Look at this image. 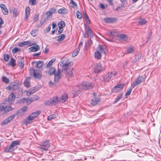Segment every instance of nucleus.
Returning <instances> with one entry per match:
<instances>
[{"instance_id": "obj_1", "label": "nucleus", "mask_w": 161, "mask_h": 161, "mask_svg": "<svg viewBox=\"0 0 161 161\" xmlns=\"http://www.w3.org/2000/svg\"><path fill=\"white\" fill-rule=\"evenodd\" d=\"M73 64L71 62H69L65 60L61 61L60 66L62 67V72L64 71L66 73L67 70L69 69L72 65Z\"/></svg>"}, {"instance_id": "obj_2", "label": "nucleus", "mask_w": 161, "mask_h": 161, "mask_svg": "<svg viewBox=\"0 0 161 161\" xmlns=\"http://www.w3.org/2000/svg\"><path fill=\"white\" fill-rule=\"evenodd\" d=\"M20 145V142L18 141H13L9 146H7L5 149L6 152H12L17 147V145Z\"/></svg>"}, {"instance_id": "obj_3", "label": "nucleus", "mask_w": 161, "mask_h": 161, "mask_svg": "<svg viewBox=\"0 0 161 161\" xmlns=\"http://www.w3.org/2000/svg\"><path fill=\"white\" fill-rule=\"evenodd\" d=\"M30 73L31 76H34L36 78H41L42 76V72L40 69L35 70L31 68L30 69Z\"/></svg>"}, {"instance_id": "obj_4", "label": "nucleus", "mask_w": 161, "mask_h": 161, "mask_svg": "<svg viewBox=\"0 0 161 161\" xmlns=\"http://www.w3.org/2000/svg\"><path fill=\"white\" fill-rule=\"evenodd\" d=\"M41 113V111L40 110H38L31 114L25 120V124H27L29 123L30 120H32L35 118L38 117Z\"/></svg>"}, {"instance_id": "obj_5", "label": "nucleus", "mask_w": 161, "mask_h": 161, "mask_svg": "<svg viewBox=\"0 0 161 161\" xmlns=\"http://www.w3.org/2000/svg\"><path fill=\"white\" fill-rule=\"evenodd\" d=\"M92 85L91 82H84L80 86L79 88L83 90L92 89Z\"/></svg>"}, {"instance_id": "obj_6", "label": "nucleus", "mask_w": 161, "mask_h": 161, "mask_svg": "<svg viewBox=\"0 0 161 161\" xmlns=\"http://www.w3.org/2000/svg\"><path fill=\"white\" fill-rule=\"evenodd\" d=\"M58 102V97H54L52 99L46 101L45 104L46 105L52 106L56 105Z\"/></svg>"}, {"instance_id": "obj_7", "label": "nucleus", "mask_w": 161, "mask_h": 161, "mask_svg": "<svg viewBox=\"0 0 161 161\" xmlns=\"http://www.w3.org/2000/svg\"><path fill=\"white\" fill-rule=\"evenodd\" d=\"M145 80V78L142 76H139L135 80L134 82L133 83V88L137 85L140 84L141 83L144 82Z\"/></svg>"}, {"instance_id": "obj_8", "label": "nucleus", "mask_w": 161, "mask_h": 161, "mask_svg": "<svg viewBox=\"0 0 161 161\" xmlns=\"http://www.w3.org/2000/svg\"><path fill=\"white\" fill-rule=\"evenodd\" d=\"M50 143L49 141L47 140L42 142L39 148L42 149L44 151H47L50 147Z\"/></svg>"}, {"instance_id": "obj_9", "label": "nucleus", "mask_w": 161, "mask_h": 161, "mask_svg": "<svg viewBox=\"0 0 161 161\" xmlns=\"http://www.w3.org/2000/svg\"><path fill=\"white\" fill-rule=\"evenodd\" d=\"M104 69V68L102 67L100 63H97L94 65V71L95 73H97L102 71Z\"/></svg>"}, {"instance_id": "obj_10", "label": "nucleus", "mask_w": 161, "mask_h": 161, "mask_svg": "<svg viewBox=\"0 0 161 161\" xmlns=\"http://www.w3.org/2000/svg\"><path fill=\"white\" fill-rule=\"evenodd\" d=\"M124 86V84H120L116 85L112 89V92L114 93L118 92L122 90Z\"/></svg>"}, {"instance_id": "obj_11", "label": "nucleus", "mask_w": 161, "mask_h": 161, "mask_svg": "<svg viewBox=\"0 0 161 161\" xmlns=\"http://www.w3.org/2000/svg\"><path fill=\"white\" fill-rule=\"evenodd\" d=\"M96 94L95 93H93V97L92 98L91 102V104L92 106H95L98 104V102H99L100 98L99 97H96Z\"/></svg>"}, {"instance_id": "obj_12", "label": "nucleus", "mask_w": 161, "mask_h": 161, "mask_svg": "<svg viewBox=\"0 0 161 161\" xmlns=\"http://www.w3.org/2000/svg\"><path fill=\"white\" fill-rule=\"evenodd\" d=\"M97 51H99V52H101L102 54H106L107 52L106 47L105 46L99 45L97 47Z\"/></svg>"}, {"instance_id": "obj_13", "label": "nucleus", "mask_w": 161, "mask_h": 161, "mask_svg": "<svg viewBox=\"0 0 161 161\" xmlns=\"http://www.w3.org/2000/svg\"><path fill=\"white\" fill-rule=\"evenodd\" d=\"M18 88V85L15 82H12L10 85L6 87V89H8L9 90H14Z\"/></svg>"}, {"instance_id": "obj_14", "label": "nucleus", "mask_w": 161, "mask_h": 161, "mask_svg": "<svg viewBox=\"0 0 161 161\" xmlns=\"http://www.w3.org/2000/svg\"><path fill=\"white\" fill-rule=\"evenodd\" d=\"M62 73L61 70L58 69V71L54 74V80L55 82H58L60 78L61 75L60 73Z\"/></svg>"}, {"instance_id": "obj_15", "label": "nucleus", "mask_w": 161, "mask_h": 161, "mask_svg": "<svg viewBox=\"0 0 161 161\" xmlns=\"http://www.w3.org/2000/svg\"><path fill=\"white\" fill-rule=\"evenodd\" d=\"M68 97V94L66 93H64L60 97L59 99H58V102L60 103H64L67 100Z\"/></svg>"}, {"instance_id": "obj_16", "label": "nucleus", "mask_w": 161, "mask_h": 161, "mask_svg": "<svg viewBox=\"0 0 161 161\" xmlns=\"http://www.w3.org/2000/svg\"><path fill=\"white\" fill-rule=\"evenodd\" d=\"M6 104L4 103L0 104V114L2 115L6 113L5 110Z\"/></svg>"}, {"instance_id": "obj_17", "label": "nucleus", "mask_w": 161, "mask_h": 161, "mask_svg": "<svg viewBox=\"0 0 161 161\" xmlns=\"http://www.w3.org/2000/svg\"><path fill=\"white\" fill-rule=\"evenodd\" d=\"M0 7L4 15H7L8 14V11L6 5L3 4H0Z\"/></svg>"}, {"instance_id": "obj_18", "label": "nucleus", "mask_w": 161, "mask_h": 161, "mask_svg": "<svg viewBox=\"0 0 161 161\" xmlns=\"http://www.w3.org/2000/svg\"><path fill=\"white\" fill-rule=\"evenodd\" d=\"M15 96L14 94L12 93H10L8 97V102L9 104H12L14 102Z\"/></svg>"}, {"instance_id": "obj_19", "label": "nucleus", "mask_w": 161, "mask_h": 161, "mask_svg": "<svg viewBox=\"0 0 161 161\" xmlns=\"http://www.w3.org/2000/svg\"><path fill=\"white\" fill-rule=\"evenodd\" d=\"M39 99L38 97L35 96L33 97H30L29 98L26 99V103L27 105L30 104L32 102L34 101Z\"/></svg>"}, {"instance_id": "obj_20", "label": "nucleus", "mask_w": 161, "mask_h": 161, "mask_svg": "<svg viewBox=\"0 0 161 161\" xmlns=\"http://www.w3.org/2000/svg\"><path fill=\"white\" fill-rule=\"evenodd\" d=\"M33 45V44L31 42L26 41L19 43V46L20 47H24L25 45H28L29 46H31Z\"/></svg>"}, {"instance_id": "obj_21", "label": "nucleus", "mask_w": 161, "mask_h": 161, "mask_svg": "<svg viewBox=\"0 0 161 161\" xmlns=\"http://www.w3.org/2000/svg\"><path fill=\"white\" fill-rule=\"evenodd\" d=\"M104 20L106 23H112L116 20V19L115 18H104Z\"/></svg>"}, {"instance_id": "obj_22", "label": "nucleus", "mask_w": 161, "mask_h": 161, "mask_svg": "<svg viewBox=\"0 0 161 161\" xmlns=\"http://www.w3.org/2000/svg\"><path fill=\"white\" fill-rule=\"evenodd\" d=\"M30 52H36L40 49V47L39 45H36L35 46L30 47L29 49Z\"/></svg>"}, {"instance_id": "obj_23", "label": "nucleus", "mask_w": 161, "mask_h": 161, "mask_svg": "<svg viewBox=\"0 0 161 161\" xmlns=\"http://www.w3.org/2000/svg\"><path fill=\"white\" fill-rule=\"evenodd\" d=\"M30 77H27L24 82V86L27 87H29L30 86Z\"/></svg>"}, {"instance_id": "obj_24", "label": "nucleus", "mask_w": 161, "mask_h": 161, "mask_svg": "<svg viewBox=\"0 0 161 161\" xmlns=\"http://www.w3.org/2000/svg\"><path fill=\"white\" fill-rule=\"evenodd\" d=\"M58 13L59 14H66L68 12L67 9L64 8L58 9Z\"/></svg>"}, {"instance_id": "obj_25", "label": "nucleus", "mask_w": 161, "mask_h": 161, "mask_svg": "<svg viewBox=\"0 0 161 161\" xmlns=\"http://www.w3.org/2000/svg\"><path fill=\"white\" fill-rule=\"evenodd\" d=\"M56 69L54 67H51L49 69V70L48 71V74L50 75L54 74L55 72Z\"/></svg>"}, {"instance_id": "obj_26", "label": "nucleus", "mask_w": 161, "mask_h": 161, "mask_svg": "<svg viewBox=\"0 0 161 161\" xmlns=\"http://www.w3.org/2000/svg\"><path fill=\"white\" fill-rule=\"evenodd\" d=\"M65 38V36L64 34H61L57 37L56 40L58 41H61L63 40Z\"/></svg>"}, {"instance_id": "obj_27", "label": "nucleus", "mask_w": 161, "mask_h": 161, "mask_svg": "<svg viewBox=\"0 0 161 161\" xmlns=\"http://www.w3.org/2000/svg\"><path fill=\"white\" fill-rule=\"evenodd\" d=\"M142 54L141 53H138L135 56V59L133 61V62L135 63L139 60L141 57Z\"/></svg>"}, {"instance_id": "obj_28", "label": "nucleus", "mask_w": 161, "mask_h": 161, "mask_svg": "<svg viewBox=\"0 0 161 161\" xmlns=\"http://www.w3.org/2000/svg\"><path fill=\"white\" fill-rule=\"evenodd\" d=\"M58 25L59 28L63 29L65 26V23L64 21H61L59 22Z\"/></svg>"}, {"instance_id": "obj_29", "label": "nucleus", "mask_w": 161, "mask_h": 161, "mask_svg": "<svg viewBox=\"0 0 161 161\" xmlns=\"http://www.w3.org/2000/svg\"><path fill=\"white\" fill-rule=\"evenodd\" d=\"M35 90L34 88H33L30 89L28 91L26 95L28 96H30L31 94H33L35 93Z\"/></svg>"}, {"instance_id": "obj_30", "label": "nucleus", "mask_w": 161, "mask_h": 161, "mask_svg": "<svg viewBox=\"0 0 161 161\" xmlns=\"http://www.w3.org/2000/svg\"><path fill=\"white\" fill-rule=\"evenodd\" d=\"M95 56L97 59H100L101 57V53L99 51H96L95 53Z\"/></svg>"}, {"instance_id": "obj_31", "label": "nucleus", "mask_w": 161, "mask_h": 161, "mask_svg": "<svg viewBox=\"0 0 161 161\" xmlns=\"http://www.w3.org/2000/svg\"><path fill=\"white\" fill-rule=\"evenodd\" d=\"M73 69H71L70 71H69L68 72H66V73H67L66 75L67 77L69 78H71L74 76V74H73V72L72 71V70H73Z\"/></svg>"}, {"instance_id": "obj_32", "label": "nucleus", "mask_w": 161, "mask_h": 161, "mask_svg": "<svg viewBox=\"0 0 161 161\" xmlns=\"http://www.w3.org/2000/svg\"><path fill=\"white\" fill-rule=\"evenodd\" d=\"M134 48L132 46H131L127 48L126 52L128 53H131L134 52Z\"/></svg>"}, {"instance_id": "obj_33", "label": "nucleus", "mask_w": 161, "mask_h": 161, "mask_svg": "<svg viewBox=\"0 0 161 161\" xmlns=\"http://www.w3.org/2000/svg\"><path fill=\"white\" fill-rule=\"evenodd\" d=\"M56 60V59L55 58L52 59L46 65L47 68H49L50 67L52 64L54 63Z\"/></svg>"}, {"instance_id": "obj_34", "label": "nucleus", "mask_w": 161, "mask_h": 161, "mask_svg": "<svg viewBox=\"0 0 161 161\" xmlns=\"http://www.w3.org/2000/svg\"><path fill=\"white\" fill-rule=\"evenodd\" d=\"M119 37L120 39L124 41H126L128 39L127 36L126 35L122 34L119 35Z\"/></svg>"}, {"instance_id": "obj_35", "label": "nucleus", "mask_w": 161, "mask_h": 161, "mask_svg": "<svg viewBox=\"0 0 161 161\" xmlns=\"http://www.w3.org/2000/svg\"><path fill=\"white\" fill-rule=\"evenodd\" d=\"M12 12L14 17H16L18 15L19 12L17 11V9L14 8L12 10Z\"/></svg>"}, {"instance_id": "obj_36", "label": "nucleus", "mask_w": 161, "mask_h": 161, "mask_svg": "<svg viewBox=\"0 0 161 161\" xmlns=\"http://www.w3.org/2000/svg\"><path fill=\"white\" fill-rule=\"evenodd\" d=\"M58 116V115L57 114L51 115L47 117V119L48 120H50L52 119H53L55 118H56Z\"/></svg>"}, {"instance_id": "obj_37", "label": "nucleus", "mask_w": 161, "mask_h": 161, "mask_svg": "<svg viewBox=\"0 0 161 161\" xmlns=\"http://www.w3.org/2000/svg\"><path fill=\"white\" fill-rule=\"evenodd\" d=\"M15 116V114H14L8 117L6 119L8 121V123H10L14 119Z\"/></svg>"}, {"instance_id": "obj_38", "label": "nucleus", "mask_w": 161, "mask_h": 161, "mask_svg": "<svg viewBox=\"0 0 161 161\" xmlns=\"http://www.w3.org/2000/svg\"><path fill=\"white\" fill-rule=\"evenodd\" d=\"M14 109V108H12L11 106H7L6 105V107H5V110L6 111V113L9 111H12Z\"/></svg>"}, {"instance_id": "obj_39", "label": "nucleus", "mask_w": 161, "mask_h": 161, "mask_svg": "<svg viewBox=\"0 0 161 161\" xmlns=\"http://www.w3.org/2000/svg\"><path fill=\"white\" fill-rule=\"evenodd\" d=\"M70 0V2H69V4L72 8H75V7L77 6L76 3L73 0Z\"/></svg>"}, {"instance_id": "obj_40", "label": "nucleus", "mask_w": 161, "mask_h": 161, "mask_svg": "<svg viewBox=\"0 0 161 161\" xmlns=\"http://www.w3.org/2000/svg\"><path fill=\"white\" fill-rule=\"evenodd\" d=\"M138 22L141 25H143L145 24L146 22V20L140 18L139 19Z\"/></svg>"}, {"instance_id": "obj_41", "label": "nucleus", "mask_w": 161, "mask_h": 161, "mask_svg": "<svg viewBox=\"0 0 161 161\" xmlns=\"http://www.w3.org/2000/svg\"><path fill=\"white\" fill-rule=\"evenodd\" d=\"M110 78H111L110 76H109V74H108L107 75H106L104 77L103 80L105 82H108L110 80Z\"/></svg>"}, {"instance_id": "obj_42", "label": "nucleus", "mask_w": 161, "mask_h": 161, "mask_svg": "<svg viewBox=\"0 0 161 161\" xmlns=\"http://www.w3.org/2000/svg\"><path fill=\"white\" fill-rule=\"evenodd\" d=\"M122 93H120L119 95H118L117 98L115 99L114 103H116L117 102L119 101L120 99L122 98Z\"/></svg>"}, {"instance_id": "obj_43", "label": "nucleus", "mask_w": 161, "mask_h": 161, "mask_svg": "<svg viewBox=\"0 0 161 161\" xmlns=\"http://www.w3.org/2000/svg\"><path fill=\"white\" fill-rule=\"evenodd\" d=\"M43 64V61H39L36 64V67L37 68H41Z\"/></svg>"}, {"instance_id": "obj_44", "label": "nucleus", "mask_w": 161, "mask_h": 161, "mask_svg": "<svg viewBox=\"0 0 161 161\" xmlns=\"http://www.w3.org/2000/svg\"><path fill=\"white\" fill-rule=\"evenodd\" d=\"M108 74H109V76H110V78H111L114 77L117 74V72L115 71H113L108 73Z\"/></svg>"}, {"instance_id": "obj_45", "label": "nucleus", "mask_w": 161, "mask_h": 161, "mask_svg": "<svg viewBox=\"0 0 161 161\" xmlns=\"http://www.w3.org/2000/svg\"><path fill=\"white\" fill-rule=\"evenodd\" d=\"M18 62V65L19 67L21 69L23 68L24 67V64L23 62H22V61L21 60H19Z\"/></svg>"}, {"instance_id": "obj_46", "label": "nucleus", "mask_w": 161, "mask_h": 161, "mask_svg": "<svg viewBox=\"0 0 161 161\" xmlns=\"http://www.w3.org/2000/svg\"><path fill=\"white\" fill-rule=\"evenodd\" d=\"M2 80L3 82L6 83H8L9 82L8 79L5 76H3L2 77Z\"/></svg>"}, {"instance_id": "obj_47", "label": "nucleus", "mask_w": 161, "mask_h": 161, "mask_svg": "<svg viewBox=\"0 0 161 161\" xmlns=\"http://www.w3.org/2000/svg\"><path fill=\"white\" fill-rule=\"evenodd\" d=\"M20 50H21L20 49H19L18 48L16 47H15L13 49L12 52H13V53H15L18 52H19V51H20Z\"/></svg>"}, {"instance_id": "obj_48", "label": "nucleus", "mask_w": 161, "mask_h": 161, "mask_svg": "<svg viewBox=\"0 0 161 161\" xmlns=\"http://www.w3.org/2000/svg\"><path fill=\"white\" fill-rule=\"evenodd\" d=\"M80 50V49L79 48H78L77 50H76L72 54V57H74L76 56L78 54Z\"/></svg>"}, {"instance_id": "obj_49", "label": "nucleus", "mask_w": 161, "mask_h": 161, "mask_svg": "<svg viewBox=\"0 0 161 161\" xmlns=\"http://www.w3.org/2000/svg\"><path fill=\"white\" fill-rule=\"evenodd\" d=\"M37 31L36 30H33L31 32V35L33 36H35L37 35Z\"/></svg>"}, {"instance_id": "obj_50", "label": "nucleus", "mask_w": 161, "mask_h": 161, "mask_svg": "<svg viewBox=\"0 0 161 161\" xmlns=\"http://www.w3.org/2000/svg\"><path fill=\"white\" fill-rule=\"evenodd\" d=\"M26 99L23 98L20 99L19 100V102L20 103H24L26 102Z\"/></svg>"}, {"instance_id": "obj_51", "label": "nucleus", "mask_w": 161, "mask_h": 161, "mask_svg": "<svg viewBox=\"0 0 161 161\" xmlns=\"http://www.w3.org/2000/svg\"><path fill=\"white\" fill-rule=\"evenodd\" d=\"M76 15L77 17L79 19H81L82 18V16L80 13L79 11H77L76 13Z\"/></svg>"}, {"instance_id": "obj_52", "label": "nucleus", "mask_w": 161, "mask_h": 161, "mask_svg": "<svg viewBox=\"0 0 161 161\" xmlns=\"http://www.w3.org/2000/svg\"><path fill=\"white\" fill-rule=\"evenodd\" d=\"M15 62V59L13 58H11V65L13 66H14L15 65V64H14Z\"/></svg>"}, {"instance_id": "obj_53", "label": "nucleus", "mask_w": 161, "mask_h": 161, "mask_svg": "<svg viewBox=\"0 0 161 161\" xmlns=\"http://www.w3.org/2000/svg\"><path fill=\"white\" fill-rule=\"evenodd\" d=\"M9 58V57L8 54H5L4 55V59L6 61H8Z\"/></svg>"}, {"instance_id": "obj_54", "label": "nucleus", "mask_w": 161, "mask_h": 161, "mask_svg": "<svg viewBox=\"0 0 161 161\" xmlns=\"http://www.w3.org/2000/svg\"><path fill=\"white\" fill-rule=\"evenodd\" d=\"M36 3V0H29V3L32 5H35Z\"/></svg>"}, {"instance_id": "obj_55", "label": "nucleus", "mask_w": 161, "mask_h": 161, "mask_svg": "<svg viewBox=\"0 0 161 161\" xmlns=\"http://www.w3.org/2000/svg\"><path fill=\"white\" fill-rule=\"evenodd\" d=\"M30 8L29 7H27L25 9V13L28 14H30Z\"/></svg>"}, {"instance_id": "obj_56", "label": "nucleus", "mask_w": 161, "mask_h": 161, "mask_svg": "<svg viewBox=\"0 0 161 161\" xmlns=\"http://www.w3.org/2000/svg\"><path fill=\"white\" fill-rule=\"evenodd\" d=\"M59 30H58V31H57L56 32V34L57 35H59L60 34L63 32V29L62 28H59Z\"/></svg>"}, {"instance_id": "obj_57", "label": "nucleus", "mask_w": 161, "mask_h": 161, "mask_svg": "<svg viewBox=\"0 0 161 161\" xmlns=\"http://www.w3.org/2000/svg\"><path fill=\"white\" fill-rule=\"evenodd\" d=\"M52 14L55 13L56 12V9L54 8H51L49 11Z\"/></svg>"}, {"instance_id": "obj_58", "label": "nucleus", "mask_w": 161, "mask_h": 161, "mask_svg": "<svg viewBox=\"0 0 161 161\" xmlns=\"http://www.w3.org/2000/svg\"><path fill=\"white\" fill-rule=\"evenodd\" d=\"M92 44V42L90 39H88L87 40V42H86V45L90 46Z\"/></svg>"}, {"instance_id": "obj_59", "label": "nucleus", "mask_w": 161, "mask_h": 161, "mask_svg": "<svg viewBox=\"0 0 161 161\" xmlns=\"http://www.w3.org/2000/svg\"><path fill=\"white\" fill-rule=\"evenodd\" d=\"M132 89H129L127 91L126 93L125 94V96H127L130 95Z\"/></svg>"}, {"instance_id": "obj_60", "label": "nucleus", "mask_w": 161, "mask_h": 161, "mask_svg": "<svg viewBox=\"0 0 161 161\" xmlns=\"http://www.w3.org/2000/svg\"><path fill=\"white\" fill-rule=\"evenodd\" d=\"M8 123V121L6 119L3 121L1 125H6Z\"/></svg>"}, {"instance_id": "obj_61", "label": "nucleus", "mask_w": 161, "mask_h": 161, "mask_svg": "<svg viewBox=\"0 0 161 161\" xmlns=\"http://www.w3.org/2000/svg\"><path fill=\"white\" fill-rule=\"evenodd\" d=\"M86 32L88 33L87 34H88L89 36L90 35L91 37H93L92 35V31L90 29H89L88 31H86Z\"/></svg>"}, {"instance_id": "obj_62", "label": "nucleus", "mask_w": 161, "mask_h": 161, "mask_svg": "<svg viewBox=\"0 0 161 161\" xmlns=\"http://www.w3.org/2000/svg\"><path fill=\"white\" fill-rule=\"evenodd\" d=\"M46 14L47 15V18H48L52 15V14L49 11H48L46 13Z\"/></svg>"}, {"instance_id": "obj_63", "label": "nucleus", "mask_w": 161, "mask_h": 161, "mask_svg": "<svg viewBox=\"0 0 161 161\" xmlns=\"http://www.w3.org/2000/svg\"><path fill=\"white\" fill-rule=\"evenodd\" d=\"M38 16H39V15L38 14H36L35 15V17L33 19V20L34 21V22H35V21L38 20Z\"/></svg>"}, {"instance_id": "obj_64", "label": "nucleus", "mask_w": 161, "mask_h": 161, "mask_svg": "<svg viewBox=\"0 0 161 161\" xmlns=\"http://www.w3.org/2000/svg\"><path fill=\"white\" fill-rule=\"evenodd\" d=\"M74 93L75 94L74 96H77L79 94V93L81 92V91H80V90L79 91L78 90H76H76H75V91H74Z\"/></svg>"}]
</instances>
